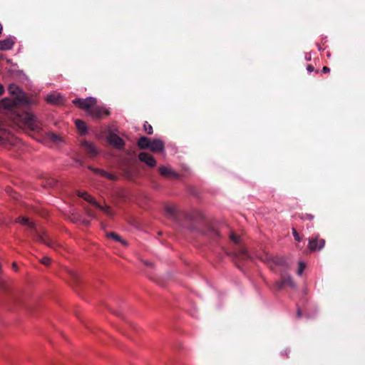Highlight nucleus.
<instances>
[{"mask_svg":"<svg viewBox=\"0 0 365 365\" xmlns=\"http://www.w3.org/2000/svg\"><path fill=\"white\" fill-rule=\"evenodd\" d=\"M21 104L15 100L4 98L0 101V108L8 109L16 112V120L26 128L34 131H38L40 129L37 118L35 115L28 111L19 112L16 110L17 105Z\"/></svg>","mask_w":365,"mask_h":365,"instance_id":"obj_1","label":"nucleus"},{"mask_svg":"<svg viewBox=\"0 0 365 365\" xmlns=\"http://www.w3.org/2000/svg\"><path fill=\"white\" fill-rule=\"evenodd\" d=\"M16 222H19L23 225L27 226L31 231V236L34 240L46 244L49 247H53L52 242L47 238L44 232H38L36 230V225L33 222H30L28 217H19L16 220Z\"/></svg>","mask_w":365,"mask_h":365,"instance_id":"obj_2","label":"nucleus"},{"mask_svg":"<svg viewBox=\"0 0 365 365\" xmlns=\"http://www.w3.org/2000/svg\"><path fill=\"white\" fill-rule=\"evenodd\" d=\"M9 91L14 96H16V101L23 106H28L30 104V99L21 92L19 88L14 85L11 84L9 86Z\"/></svg>","mask_w":365,"mask_h":365,"instance_id":"obj_3","label":"nucleus"},{"mask_svg":"<svg viewBox=\"0 0 365 365\" xmlns=\"http://www.w3.org/2000/svg\"><path fill=\"white\" fill-rule=\"evenodd\" d=\"M72 102L74 105L81 109L86 110L89 113L91 108L96 104V99L93 97H88L86 99L78 98L73 100Z\"/></svg>","mask_w":365,"mask_h":365,"instance_id":"obj_4","label":"nucleus"},{"mask_svg":"<svg viewBox=\"0 0 365 365\" xmlns=\"http://www.w3.org/2000/svg\"><path fill=\"white\" fill-rule=\"evenodd\" d=\"M325 245V240L321 239L318 235L312 237L309 240L308 247L312 252L321 250Z\"/></svg>","mask_w":365,"mask_h":365,"instance_id":"obj_5","label":"nucleus"},{"mask_svg":"<svg viewBox=\"0 0 365 365\" xmlns=\"http://www.w3.org/2000/svg\"><path fill=\"white\" fill-rule=\"evenodd\" d=\"M285 287H290L292 288L295 287V284L292 280V277L289 274H283L282 279L275 284V287L278 290L282 289Z\"/></svg>","mask_w":365,"mask_h":365,"instance_id":"obj_6","label":"nucleus"},{"mask_svg":"<svg viewBox=\"0 0 365 365\" xmlns=\"http://www.w3.org/2000/svg\"><path fill=\"white\" fill-rule=\"evenodd\" d=\"M89 114L93 118L101 119L103 116L110 115V112L104 107L93 106L90 110Z\"/></svg>","mask_w":365,"mask_h":365,"instance_id":"obj_7","label":"nucleus"},{"mask_svg":"<svg viewBox=\"0 0 365 365\" xmlns=\"http://www.w3.org/2000/svg\"><path fill=\"white\" fill-rule=\"evenodd\" d=\"M108 143L117 149L121 150L124 148L123 140L115 133H110L108 136Z\"/></svg>","mask_w":365,"mask_h":365,"instance_id":"obj_8","label":"nucleus"},{"mask_svg":"<svg viewBox=\"0 0 365 365\" xmlns=\"http://www.w3.org/2000/svg\"><path fill=\"white\" fill-rule=\"evenodd\" d=\"M138 158L141 162L145 163L150 168H153L156 165V161L153 156L148 153H140L138 155Z\"/></svg>","mask_w":365,"mask_h":365,"instance_id":"obj_9","label":"nucleus"},{"mask_svg":"<svg viewBox=\"0 0 365 365\" xmlns=\"http://www.w3.org/2000/svg\"><path fill=\"white\" fill-rule=\"evenodd\" d=\"M81 145L91 158H93L98 155V152L93 143L83 140L81 143Z\"/></svg>","mask_w":365,"mask_h":365,"instance_id":"obj_10","label":"nucleus"},{"mask_svg":"<svg viewBox=\"0 0 365 365\" xmlns=\"http://www.w3.org/2000/svg\"><path fill=\"white\" fill-rule=\"evenodd\" d=\"M165 148L164 143L159 139H154L151 140L150 148L153 152H161Z\"/></svg>","mask_w":365,"mask_h":365,"instance_id":"obj_11","label":"nucleus"},{"mask_svg":"<svg viewBox=\"0 0 365 365\" xmlns=\"http://www.w3.org/2000/svg\"><path fill=\"white\" fill-rule=\"evenodd\" d=\"M14 42L11 38H7L0 40V50L6 51L10 50L14 46Z\"/></svg>","mask_w":365,"mask_h":365,"instance_id":"obj_12","label":"nucleus"},{"mask_svg":"<svg viewBox=\"0 0 365 365\" xmlns=\"http://www.w3.org/2000/svg\"><path fill=\"white\" fill-rule=\"evenodd\" d=\"M151 140L145 136H142L138 141V146L142 150L150 148Z\"/></svg>","mask_w":365,"mask_h":365,"instance_id":"obj_13","label":"nucleus"},{"mask_svg":"<svg viewBox=\"0 0 365 365\" xmlns=\"http://www.w3.org/2000/svg\"><path fill=\"white\" fill-rule=\"evenodd\" d=\"M46 101L51 104H60L62 103V96L59 94H49L46 97Z\"/></svg>","mask_w":365,"mask_h":365,"instance_id":"obj_14","label":"nucleus"},{"mask_svg":"<svg viewBox=\"0 0 365 365\" xmlns=\"http://www.w3.org/2000/svg\"><path fill=\"white\" fill-rule=\"evenodd\" d=\"M233 256L235 259L240 261L245 260L249 258V255L245 249H240L234 253Z\"/></svg>","mask_w":365,"mask_h":365,"instance_id":"obj_15","label":"nucleus"},{"mask_svg":"<svg viewBox=\"0 0 365 365\" xmlns=\"http://www.w3.org/2000/svg\"><path fill=\"white\" fill-rule=\"evenodd\" d=\"M75 123L76 128L80 131L81 135H84L87 129L86 123L82 120L77 119Z\"/></svg>","mask_w":365,"mask_h":365,"instance_id":"obj_16","label":"nucleus"},{"mask_svg":"<svg viewBox=\"0 0 365 365\" xmlns=\"http://www.w3.org/2000/svg\"><path fill=\"white\" fill-rule=\"evenodd\" d=\"M78 196L95 205H96V204H97V202H96L94 198L91 195H89L88 193H87L86 192H79Z\"/></svg>","mask_w":365,"mask_h":365,"instance_id":"obj_17","label":"nucleus"},{"mask_svg":"<svg viewBox=\"0 0 365 365\" xmlns=\"http://www.w3.org/2000/svg\"><path fill=\"white\" fill-rule=\"evenodd\" d=\"M106 235L108 237L112 238L117 242H120L125 245H127V242L125 240H123L120 235L115 232H108L106 234Z\"/></svg>","mask_w":365,"mask_h":365,"instance_id":"obj_18","label":"nucleus"},{"mask_svg":"<svg viewBox=\"0 0 365 365\" xmlns=\"http://www.w3.org/2000/svg\"><path fill=\"white\" fill-rule=\"evenodd\" d=\"M270 261H272L274 264L278 265H284L285 264V259L283 257H272L270 258Z\"/></svg>","mask_w":365,"mask_h":365,"instance_id":"obj_19","label":"nucleus"},{"mask_svg":"<svg viewBox=\"0 0 365 365\" xmlns=\"http://www.w3.org/2000/svg\"><path fill=\"white\" fill-rule=\"evenodd\" d=\"M96 206L98 207L100 210H103L107 215H108L110 217L113 215V212L109 206L106 205V206L103 207V206L100 205L98 203L96 204Z\"/></svg>","mask_w":365,"mask_h":365,"instance_id":"obj_20","label":"nucleus"},{"mask_svg":"<svg viewBox=\"0 0 365 365\" xmlns=\"http://www.w3.org/2000/svg\"><path fill=\"white\" fill-rule=\"evenodd\" d=\"M207 235L212 238H217L220 236L219 232L213 227H210L207 230Z\"/></svg>","mask_w":365,"mask_h":365,"instance_id":"obj_21","label":"nucleus"},{"mask_svg":"<svg viewBox=\"0 0 365 365\" xmlns=\"http://www.w3.org/2000/svg\"><path fill=\"white\" fill-rule=\"evenodd\" d=\"M160 173L165 177H168L172 174V172L170 169L166 167L162 166L159 168Z\"/></svg>","mask_w":365,"mask_h":365,"instance_id":"obj_22","label":"nucleus"},{"mask_svg":"<svg viewBox=\"0 0 365 365\" xmlns=\"http://www.w3.org/2000/svg\"><path fill=\"white\" fill-rule=\"evenodd\" d=\"M143 128H144L145 131L148 135H151V134H153V127H152V125H150V124H148V122H145V123H144Z\"/></svg>","mask_w":365,"mask_h":365,"instance_id":"obj_23","label":"nucleus"},{"mask_svg":"<svg viewBox=\"0 0 365 365\" xmlns=\"http://www.w3.org/2000/svg\"><path fill=\"white\" fill-rule=\"evenodd\" d=\"M103 177L106 178L111 180H116L118 179V177L115 174L109 173L106 171L104 172Z\"/></svg>","mask_w":365,"mask_h":365,"instance_id":"obj_24","label":"nucleus"},{"mask_svg":"<svg viewBox=\"0 0 365 365\" xmlns=\"http://www.w3.org/2000/svg\"><path fill=\"white\" fill-rule=\"evenodd\" d=\"M166 212L168 214H169L170 215H175V213H176V208L175 207H173V206H167L166 208Z\"/></svg>","mask_w":365,"mask_h":365,"instance_id":"obj_25","label":"nucleus"},{"mask_svg":"<svg viewBox=\"0 0 365 365\" xmlns=\"http://www.w3.org/2000/svg\"><path fill=\"white\" fill-rule=\"evenodd\" d=\"M88 169L92 170V171H93L95 173L98 174V175H100L101 176L103 175L104 172H105V170H103L98 169V168H93L91 166H88Z\"/></svg>","mask_w":365,"mask_h":365,"instance_id":"obj_26","label":"nucleus"},{"mask_svg":"<svg viewBox=\"0 0 365 365\" xmlns=\"http://www.w3.org/2000/svg\"><path fill=\"white\" fill-rule=\"evenodd\" d=\"M305 267H306L305 263H304L302 262H299V268H298V270H297V274L299 275H301L302 274Z\"/></svg>","mask_w":365,"mask_h":365,"instance_id":"obj_27","label":"nucleus"},{"mask_svg":"<svg viewBox=\"0 0 365 365\" xmlns=\"http://www.w3.org/2000/svg\"><path fill=\"white\" fill-rule=\"evenodd\" d=\"M49 138H50V139H51L52 140L56 141V142L61 140V138L59 135H58L57 134L53 133L49 134Z\"/></svg>","mask_w":365,"mask_h":365,"instance_id":"obj_28","label":"nucleus"},{"mask_svg":"<svg viewBox=\"0 0 365 365\" xmlns=\"http://www.w3.org/2000/svg\"><path fill=\"white\" fill-rule=\"evenodd\" d=\"M230 237V240L235 244H238L240 242L239 237L237 235H235V233H233V232L231 233Z\"/></svg>","mask_w":365,"mask_h":365,"instance_id":"obj_29","label":"nucleus"},{"mask_svg":"<svg viewBox=\"0 0 365 365\" xmlns=\"http://www.w3.org/2000/svg\"><path fill=\"white\" fill-rule=\"evenodd\" d=\"M292 235L295 240L298 242L301 240V237L295 228H292Z\"/></svg>","mask_w":365,"mask_h":365,"instance_id":"obj_30","label":"nucleus"},{"mask_svg":"<svg viewBox=\"0 0 365 365\" xmlns=\"http://www.w3.org/2000/svg\"><path fill=\"white\" fill-rule=\"evenodd\" d=\"M51 262V258L48 257H43L41 259V262L43 264H45V265H49L50 263Z\"/></svg>","mask_w":365,"mask_h":365,"instance_id":"obj_31","label":"nucleus"},{"mask_svg":"<svg viewBox=\"0 0 365 365\" xmlns=\"http://www.w3.org/2000/svg\"><path fill=\"white\" fill-rule=\"evenodd\" d=\"M123 171V174H124L125 178H128L131 177V172L129 170V168H124Z\"/></svg>","mask_w":365,"mask_h":365,"instance_id":"obj_32","label":"nucleus"},{"mask_svg":"<svg viewBox=\"0 0 365 365\" xmlns=\"http://www.w3.org/2000/svg\"><path fill=\"white\" fill-rule=\"evenodd\" d=\"M314 215H311V214H307L306 213L305 215H303V216L302 217V218L303 220H312L314 219Z\"/></svg>","mask_w":365,"mask_h":365,"instance_id":"obj_33","label":"nucleus"},{"mask_svg":"<svg viewBox=\"0 0 365 365\" xmlns=\"http://www.w3.org/2000/svg\"><path fill=\"white\" fill-rule=\"evenodd\" d=\"M302 316V312L300 308H298L297 311V318H301Z\"/></svg>","mask_w":365,"mask_h":365,"instance_id":"obj_34","label":"nucleus"},{"mask_svg":"<svg viewBox=\"0 0 365 365\" xmlns=\"http://www.w3.org/2000/svg\"><path fill=\"white\" fill-rule=\"evenodd\" d=\"M314 66H313L312 65L309 64V65L307 66V71H308L309 72H312V71H314Z\"/></svg>","mask_w":365,"mask_h":365,"instance_id":"obj_35","label":"nucleus"},{"mask_svg":"<svg viewBox=\"0 0 365 365\" xmlns=\"http://www.w3.org/2000/svg\"><path fill=\"white\" fill-rule=\"evenodd\" d=\"M322 71L324 73H329L330 71V68L327 66H324L322 68Z\"/></svg>","mask_w":365,"mask_h":365,"instance_id":"obj_36","label":"nucleus"},{"mask_svg":"<svg viewBox=\"0 0 365 365\" xmlns=\"http://www.w3.org/2000/svg\"><path fill=\"white\" fill-rule=\"evenodd\" d=\"M4 92V88L2 85L0 84V96Z\"/></svg>","mask_w":365,"mask_h":365,"instance_id":"obj_37","label":"nucleus"},{"mask_svg":"<svg viewBox=\"0 0 365 365\" xmlns=\"http://www.w3.org/2000/svg\"><path fill=\"white\" fill-rule=\"evenodd\" d=\"M5 143V138L0 135V143Z\"/></svg>","mask_w":365,"mask_h":365,"instance_id":"obj_38","label":"nucleus"},{"mask_svg":"<svg viewBox=\"0 0 365 365\" xmlns=\"http://www.w3.org/2000/svg\"><path fill=\"white\" fill-rule=\"evenodd\" d=\"M12 266H13V268H14L16 271H17L18 267H17V264H16V262H13Z\"/></svg>","mask_w":365,"mask_h":365,"instance_id":"obj_39","label":"nucleus"},{"mask_svg":"<svg viewBox=\"0 0 365 365\" xmlns=\"http://www.w3.org/2000/svg\"><path fill=\"white\" fill-rule=\"evenodd\" d=\"M71 274L72 277H73V278L76 277V274L73 272H71Z\"/></svg>","mask_w":365,"mask_h":365,"instance_id":"obj_40","label":"nucleus"},{"mask_svg":"<svg viewBox=\"0 0 365 365\" xmlns=\"http://www.w3.org/2000/svg\"><path fill=\"white\" fill-rule=\"evenodd\" d=\"M83 223L86 225H88L89 224V222L88 221H83Z\"/></svg>","mask_w":365,"mask_h":365,"instance_id":"obj_41","label":"nucleus"},{"mask_svg":"<svg viewBox=\"0 0 365 365\" xmlns=\"http://www.w3.org/2000/svg\"><path fill=\"white\" fill-rule=\"evenodd\" d=\"M145 264H146L147 265H148V266H151V265H152V264H151V263H148V262H146Z\"/></svg>","mask_w":365,"mask_h":365,"instance_id":"obj_42","label":"nucleus"},{"mask_svg":"<svg viewBox=\"0 0 365 365\" xmlns=\"http://www.w3.org/2000/svg\"><path fill=\"white\" fill-rule=\"evenodd\" d=\"M113 313H114L115 315H119V313H118V312H113Z\"/></svg>","mask_w":365,"mask_h":365,"instance_id":"obj_43","label":"nucleus"},{"mask_svg":"<svg viewBox=\"0 0 365 365\" xmlns=\"http://www.w3.org/2000/svg\"><path fill=\"white\" fill-rule=\"evenodd\" d=\"M1 58V57L0 56V59Z\"/></svg>","mask_w":365,"mask_h":365,"instance_id":"obj_44","label":"nucleus"}]
</instances>
